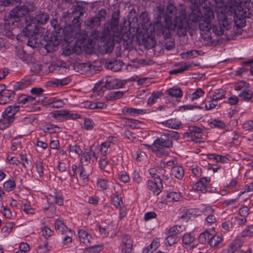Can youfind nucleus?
I'll return each instance as SVG.
<instances>
[{
    "instance_id": "obj_44",
    "label": "nucleus",
    "mask_w": 253,
    "mask_h": 253,
    "mask_svg": "<svg viewBox=\"0 0 253 253\" xmlns=\"http://www.w3.org/2000/svg\"><path fill=\"white\" fill-rule=\"evenodd\" d=\"M22 148L21 140L14 138L11 140V149L12 151L20 152Z\"/></svg>"
},
{
    "instance_id": "obj_14",
    "label": "nucleus",
    "mask_w": 253,
    "mask_h": 253,
    "mask_svg": "<svg viewBox=\"0 0 253 253\" xmlns=\"http://www.w3.org/2000/svg\"><path fill=\"white\" fill-rule=\"evenodd\" d=\"M225 12L229 14V7L226 6V4L224 9H221L220 11L217 12V23L222 24L224 28H230V23L227 19Z\"/></svg>"
},
{
    "instance_id": "obj_26",
    "label": "nucleus",
    "mask_w": 253,
    "mask_h": 253,
    "mask_svg": "<svg viewBox=\"0 0 253 253\" xmlns=\"http://www.w3.org/2000/svg\"><path fill=\"white\" fill-rule=\"evenodd\" d=\"M209 98L218 101L225 98V91L222 89H218L210 92Z\"/></svg>"
},
{
    "instance_id": "obj_34",
    "label": "nucleus",
    "mask_w": 253,
    "mask_h": 253,
    "mask_svg": "<svg viewBox=\"0 0 253 253\" xmlns=\"http://www.w3.org/2000/svg\"><path fill=\"white\" fill-rule=\"evenodd\" d=\"M123 112L124 113L127 114L130 116H135L138 115L144 114L146 112L145 110L141 109L125 107L123 109Z\"/></svg>"
},
{
    "instance_id": "obj_22",
    "label": "nucleus",
    "mask_w": 253,
    "mask_h": 253,
    "mask_svg": "<svg viewBox=\"0 0 253 253\" xmlns=\"http://www.w3.org/2000/svg\"><path fill=\"white\" fill-rule=\"evenodd\" d=\"M34 81L31 79L30 77H25L23 79L16 83L14 85V89L15 90L24 89L30 85Z\"/></svg>"
},
{
    "instance_id": "obj_6",
    "label": "nucleus",
    "mask_w": 253,
    "mask_h": 253,
    "mask_svg": "<svg viewBox=\"0 0 253 253\" xmlns=\"http://www.w3.org/2000/svg\"><path fill=\"white\" fill-rule=\"evenodd\" d=\"M203 3L204 5L202 4V6L205 9V11L204 15H202V20L204 24L199 23V27L201 31L208 32L210 31V24L214 18V14L213 10L208 7L209 2L207 0H205Z\"/></svg>"
},
{
    "instance_id": "obj_35",
    "label": "nucleus",
    "mask_w": 253,
    "mask_h": 253,
    "mask_svg": "<svg viewBox=\"0 0 253 253\" xmlns=\"http://www.w3.org/2000/svg\"><path fill=\"white\" fill-rule=\"evenodd\" d=\"M47 201L52 203V199H53L54 203L59 206H62L63 204V198L62 195L59 193H54L53 196L49 195L47 198Z\"/></svg>"
},
{
    "instance_id": "obj_11",
    "label": "nucleus",
    "mask_w": 253,
    "mask_h": 253,
    "mask_svg": "<svg viewBox=\"0 0 253 253\" xmlns=\"http://www.w3.org/2000/svg\"><path fill=\"white\" fill-rule=\"evenodd\" d=\"M172 140L169 139L168 136L166 135L165 133L155 139L153 142L155 148H169L172 147Z\"/></svg>"
},
{
    "instance_id": "obj_18",
    "label": "nucleus",
    "mask_w": 253,
    "mask_h": 253,
    "mask_svg": "<svg viewBox=\"0 0 253 253\" xmlns=\"http://www.w3.org/2000/svg\"><path fill=\"white\" fill-rule=\"evenodd\" d=\"M191 12L188 14V21L192 23H197L202 20V14L200 8H190Z\"/></svg>"
},
{
    "instance_id": "obj_32",
    "label": "nucleus",
    "mask_w": 253,
    "mask_h": 253,
    "mask_svg": "<svg viewBox=\"0 0 253 253\" xmlns=\"http://www.w3.org/2000/svg\"><path fill=\"white\" fill-rule=\"evenodd\" d=\"M163 95L164 94L161 91H157L153 92L148 99V105L149 106L153 105L159 99L161 98Z\"/></svg>"
},
{
    "instance_id": "obj_21",
    "label": "nucleus",
    "mask_w": 253,
    "mask_h": 253,
    "mask_svg": "<svg viewBox=\"0 0 253 253\" xmlns=\"http://www.w3.org/2000/svg\"><path fill=\"white\" fill-rule=\"evenodd\" d=\"M78 236L80 241L81 243H83L86 246L90 245L92 238L91 236L86 231L83 229L79 230Z\"/></svg>"
},
{
    "instance_id": "obj_20",
    "label": "nucleus",
    "mask_w": 253,
    "mask_h": 253,
    "mask_svg": "<svg viewBox=\"0 0 253 253\" xmlns=\"http://www.w3.org/2000/svg\"><path fill=\"white\" fill-rule=\"evenodd\" d=\"M15 96L14 92L10 89L3 90L0 96V104H5L12 100Z\"/></svg>"
},
{
    "instance_id": "obj_13",
    "label": "nucleus",
    "mask_w": 253,
    "mask_h": 253,
    "mask_svg": "<svg viewBox=\"0 0 253 253\" xmlns=\"http://www.w3.org/2000/svg\"><path fill=\"white\" fill-rule=\"evenodd\" d=\"M121 245L123 253H131L133 241L130 236L127 234L123 235Z\"/></svg>"
},
{
    "instance_id": "obj_12",
    "label": "nucleus",
    "mask_w": 253,
    "mask_h": 253,
    "mask_svg": "<svg viewBox=\"0 0 253 253\" xmlns=\"http://www.w3.org/2000/svg\"><path fill=\"white\" fill-rule=\"evenodd\" d=\"M126 84V81L118 79L107 78L105 81L104 87L108 89L123 88Z\"/></svg>"
},
{
    "instance_id": "obj_15",
    "label": "nucleus",
    "mask_w": 253,
    "mask_h": 253,
    "mask_svg": "<svg viewBox=\"0 0 253 253\" xmlns=\"http://www.w3.org/2000/svg\"><path fill=\"white\" fill-rule=\"evenodd\" d=\"M82 154L81 163L82 165L87 166L91 160L93 162L94 160L97 161L98 157L96 153L91 149H90L88 151L82 152Z\"/></svg>"
},
{
    "instance_id": "obj_16",
    "label": "nucleus",
    "mask_w": 253,
    "mask_h": 253,
    "mask_svg": "<svg viewBox=\"0 0 253 253\" xmlns=\"http://www.w3.org/2000/svg\"><path fill=\"white\" fill-rule=\"evenodd\" d=\"M188 137L195 142H200L199 140L202 135V130L199 127L197 126H190L188 128Z\"/></svg>"
},
{
    "instance_id": "obj_42",
    "label": "nucleus",
    "mask_w": 253,
    "mask_h": 253,
    "mask_svg": "<svg viewBox=\"0 0 253 253\" xmlns=\"http://www.w3.org/2000/svg\"><path fill=\"white\" fill-rule=\"evenodd\" d=\"M69 83V80L67 79H55L49 82L50 84L53 87L62 86Z\"/></svg>"
},
{
    "instance_id": "obj_56",
    "label": "nucleus",
    "mask_w": 253,
    "mask_h": 253,
    "mask_svg": "<svg viewBox=\"0 0 253 253\" xmlns=\"http://www.w3.org/2000/svg\"><path fill=\"white\" fill-rule=\"evenodd\" d=\"M50 247L48 245L47 242H44L43 244L40 245L37 249V253H48L50 251Z\"/></svg>"
},
{
    "instance_id": "obj_50",
    "label": "nucleus",
    "mask_w": 253,
    "mask_h": 253,
    "mask_svg": "<svg viewBox=\"0 0 253 253\" xmlns=\"http://www.w3.org/2000/svg\"><path fill=\"white\" fill-rule=\"evenodd\" d=\"M211 236V234L208 231L206 230L205 231L201 233L198 238V240L199 242L201 244H205L208 242V240H209L210 237Z\"/></svg>"
},
{
    "instance_id": "obj_28",
    "label": "nucleus",
    "mask_w": 253,
    "mask_h": 253,
    "mask_svg": "<svg viewBox=\"0 0 253 253\" xmlns=\"http://www.w3.org/2000/svg\"><path fill=\"white\" fill-rule=\"evenodd\" d=\"M171 174L178 179H181L184 175L183 168L180 166H173L171 169Z\"/></svg>"
},
{
    "instance_id": "obj_53",
    "label": "nucleus",
    "mask_w": 253,
    "mask_h": 253,
    "mask_svg": "<svg viewBox=\"0 0 253 253\" xmlns=\"http://www.w3.org/2000/svg\"><path fill=\"white\" fill-rule=\"evenodd\" d=\"M32 65L31 67V71L34 74H36L39 73L42 70V65L39 62H35V59L34 58L33 62L30 63V64Z\"/></svg>"
},
{
    "instance_id": "obj_45",
    "label": "nucleus",
    "mask_w": 253,
    "mask_h": 253,
    "mask_svg": "<svg viewBox=\"0 0 253 253\" xmlns=\"http://www.w3.org/2000/svg\"><path fill=\"white\" fill-rule=\"evenodd\" d=\"M181 197L180 193L176 192H169L167 195V200L169 202H176L179 200Z\"/></svg>"
},
{
    "instance_id": "obj_27",
    "label": "nucleus",
    "mask_w": 253,
    "mask_h": 253,
    "mask_svg": "<svg viewBox=\"0 0 253 253\" xmlns=\"http://www.w3.org/2000/svg\"><path fill=\"white\" fill-rule=\"evenodd\" d=\"M163 126L174 129L180 127L181 123L176 119H170L160 123Z\"/></svg>"
},
{
    "instance_id": "obj_8",
    "label": "nucleus",
    "mask_w": 253,
    "mask_h": 253,
    "mask_svg": "<svg viewBox=\"0 0 253 253\" xmlns=\"http://www.w3.org/2000/svg\"><path fill=\"white\" fill-rule=\"evenodd\" d=\"M36 7L33 3H27L26 4L17 6L13 9L9 13V17H13L17 21L18 23L20 18L23 17L30 11H33Z\"/></svg>"
},
{
    "instance_id": "obj_33",
    "label": "nucleus",
    "mask_w": 253,
    "mask_h": 253,
    "mask_svg": "<svg viewBox=\"0 0 253 253\" xmlns=\"http://www.w3.org/2000/svg\"><path fill=\"white\" fill-rule=\"evenodd\" d=\"M166 93L175 98H180L183 95L182 90L179 87H172L167 90Z\"/></svg>"
},
{
    "instance_id": "obj_41",
    "label": "nucleus",
    "mask_w": 253,
    "mask_h": 253,
    "mask_svg": "<svg viewBox=\"0 0 253 253\" xmlns=\"http://www.w3.org/2000/svg\"><path fill=\"white\" fill-rule=\"evenodd\" d=\"M68 148L69 149L71 156H75L77 155L79 156L83 152L80 146L76 144H70L69 145Z\"/></svg>"
},
{
    "instance_id": "obj_46",
    "label": "nucleus",
    "mask_w": 253,
    "mask_h": 253,
    "mask_svg": "<svg viewBox=\"0 0 253 253\" xmlns=\"http://www.w3.org/2000/svg\"><path fill=\"white\" fill-rule=\"evenodd\" d=\"M195 238L191 233H186L182 237L183 244L188 245L192 243Z\"/></svg>"
},
{
    "instance_id": "obj_9",
    "label": "nucleus",
    "mask_w": 253,
    "mask_h": 253,
    "mask_svg": "<svg viewBox=\"0 0 253 253\" xmlns=\"http://www.w3.org/2000/svg\"><path fill=\"white\" fill-rule=\"evenodd\" d=\"M182 10H184L185 11V14H186V11L185 9H184V8L180 9V10H178L177 15H176V16L175 17L174 20H175L176 17L180 16V15H179L180 13ZM176 12H177V9L174 5H173V4L168 5V6L167 7L166 13L165 16V23L166 24V18L167 17H169L170 19L171 20V23L172 24H173L174 22V21H173V22H172V19H171V17L169 14L175 15L176 13ZM186 18H187V14H186V17L185 18V20L186 22L185 27L183 29L177 28L175 31L179 29L182 31V34H183L184 32H186L185 30H186L187 25V21L186 20ZM164 27H166V25Z\"/></svg>"
},
{
    "instance_id": "obj_38",
    "label": "nucleus",
    "mask_w": 253,
    "mask_h": 253,
    "mask_svg": "<svg viewBox=\"0 0 253 253\" xmlns=\"http://www.w3.org/2000/svg\"><path fill=\"white\" fill-rule=\"evenodd\" d=\"M63 236L62 238V244L64 245H68L72 242V237L73 233L71 229H69L66 232L62 234Z\"/></svg>"
},
{
    "instance_id": "obj_36",
    "label": "nucleus",
    "mask_w": 253,
    "mask_h": 253,
    "mask_svg": "<svg viewBox=\"0 0 253 253\" xmlns=\"http://www.w3.org/2000/svg\"><path fill=\"white\" fill-rule=\"evenodd\" d=\"M39 101L37 97H34L30 95H23L19 98V102L23 104L28 103L34 104L36 102Z\"/></svg>"
},
{
    "instance_id": "obj_10",
    "label": "nucleus",
    "mask_w": 253,
    "mask_h": 253,
    "mask_svg": "<svg viewBox=\"0 0 253 253\" xmlns=\"http://www.w3.org/2000/svg\"><path fill=\"white\" fill-rule=\"evenodd\" d=\"M99 168L103 171V174L109 176L113 174L112 165L109 162L106 156H101L99 161Z\"/></svg>"
},
{
    "instance_id": "obj_31",
    "label": "nucleus",
    "mask_w": 253,
    "mask_h": 253,
    "mask_svg": "<svg viewBox=\"0 0 253 253\" xmlns=\"http://www.w3.org/2000/svg\"><path fill=\"white\" fill-rule=\"evenodd\" d=\"M211 28L212 32L217 36L222 35L225 31L228 30L229 28H224L222 24L216 23L213 24L211 27V26H210V29Z\"/></svg>"
},
{
    "instance_id": "obj_59",
    "label": "nucleus",
    "mask_w": 253,
    "mask_h": 253,
    "mask_svg": "<svg viewBox=\"0 0 253 253\" xmlns=\"http://www.w3.org/2000/svg\"><path fill=\"white\" fill-rule=\"evenodd\" d=\"M4 189L7 192H10L15 188V182L13 180H9L3 184Z\"/></svg>"
},
{
    "instance_id": "obj_40",
    "label": "nucleus",
    "mask_w": 253,
    "mask_h": 253,
    "mask_svg": "<svg viewBox=\"0 0 253 253\" xmlns=\"http://www.w3.org/2000/svg\"><path fill=\"white\" fill-rule=\"evenodd\" d=\"M44 214L48 218L53 217L56 213V208L53 205H49L48 207L43 208Z\"/></svg>"
},
{
    "instance_id": "obj_4",
    "label": "nucleus",
    "mask_w": 253,
    "mask_h": 253,
    "mask_svg": "<svg viewBox=\"0 0 253 253\" xmlns=\"http://www.w3.org/2000/svg\"><path fill=\"white\" fill-rule=\"evenodd\" d=\"M243 6V5L226 4V6L229 7V15L234 13L235 23L238 27H243L246 25L245 18L247 17V13Z\"/></svg>"
},
{
    "instance_id": "obj_61",
    "label": "nucleus",
    "mask_w": 253,
    "mask_h": 253,
    "mask_svg": "<svg viewBox=\"0 0 253 253\" xmlns=\"http://www.w3.org/2000/svg\"><path fill=\"white\" fill-rule=\"evenodd\" d=\"M64 104L65 102L63 100L54 98L49 104V105L52 108H58L62 107Z\"/></svg>"
},
{
    "instance_id": "obj_58",
    "label": "nucleus",
    "mask_w": 253,
    "mask_h": 253,
    "mask_svg": "<svg viewBox=\"0 0 253 253\" xmlns=\"http://www.w3.org/2000/svg\"><path fill=\"white\" fill-rule=\"evenodd\" d=\"M97 185L102 190L107 189L109 187V182L104 179H98L97 180Z\"/></svg>"
},
{
    "instance_id": "obj_25",
    "label": "nucleus",
    "mask_w": 253,
    "mask_h": 253,
    "mask_svg": "<svg viewBox=\"0 0 253 253\" xmlns=\"http://www.w3.org/2000/svg\"><path fill=\"white\" fill-rule=\"evenodd\" d=\"M198 209H190L186 211L180 216V218L183 220L187 221L192 217H195L199 215Z\"/></svg>"
},
{
    "instance_id": "obj_3",
    "label": "nucleus",
    "mask_w": 253,
    "mask_h": 253,
    "mask_svg": "<svg viewBox=\"0 0 253 253\" xmlns=\"http://www.w3.org/2000/svg\"><path fill=\"white\" fill-rule=\"evenodd\" d=\"M48 18L49 17L46 13L42 11L38 12L34 17L31 19V23L27 25L25 27V30L29 32V34H27V35L28 36H36L38 35V31H42L43 29L42 28L38 29L36 24H45Z\"/></svg>"
},
{
    "instance_id": "obj_19",
    "label": "nucleus",
    "mask_w": 253,
    "mask_h": 253,
    "mask_svg": "<svg viewBox=\"0 0 253 253\" xmlns=\"http://www.w3.org/2000/svg\"><path fill=\"white\" fill-rule=\"evenodd\" d=\"M210 180L206 177H204L199 179L195 185V188L197 191L206 193L208 191V187L210 185Z\"/></svg>"
},
{
    "instance_id": "obj_7",
    "label": "nucleus",
    "mask_w": 253,
    "mask_h": 253,
    "mask_svg": "<svg viewBox=\"0 0 253 253\" xmlns=\"http://www.w3.org/2000/svg\"><path fill=\"white\" fill-rule=\"evenodd\" d=\"M18 23L16 19L9 16L4 19V23H0V34L7 37L13 39L15 36L13 35L15 26H18Z\"/></svg>"
},
{
    "instance_id": "obj_49",
    "label": "nucleus",
    "mask_w": 253,
    "mask_h": 253,
    "mask_svg": "<svg viewBox=\"0 0 253 253\" xmlns=\"http://www.w3.org/2000/svg\"><path fill=\"white\" fill-rule=\"evenodd\" d=\"M209 125L212 128H224L226 126L225 124L219 120H213L209 122Z\"/></svg>"
},
{
    "instance_id": "obj_43",
    "label": "nucleus",
    "mask_w": 253,
    "mask_h": 253,
    "mask_svg": "<svg viewBox=\"0 0 253 253\" xmlns=\"http://www.w3.org/2000/svg\"><path fill=\"white\" fill-rule=\"evenodd\" d=\"M198 212H201L205 215H208L214 212V210L210 206L202 205L200 206Z\"/></svg>"
},
{
    "instance_id": "obj_39",
    "label": "nucleus",
    "mask_w": 253,
    "mask_h": 253,
    "mask_svg": "<svg viewBox=\"0 0 253 253\" xmlns=\"http://www.w3.org/2000/svg\"><path fill=\"white\" fill-rule=\"evenodd\" d=\"M50 115L58 120H66V110H56L50 113Z\"/></svg>"
},
{
    "instance_id": "obj_60",
    "label": "nucleus",
    "mask_w": 253,
    "mask_h": 253,
    "mask_svg": "<svg viewBox=\"0 0 253 253\" xmlns=\"http://www.w3.org/2000/svg\"><path fill=\"white\" fill-rule=\"evenodd\" d=\"M35 167L36 169V171L38 173V176L40 178H41L43 175V163L40 161H37L35 163Z\"/></svg>"
},
{
    "instance_id": "obj_48",
    "label": "nucleus",
    "mask_w": 253,
    "mask_h": 253,
    "mask_svg": "<svg viewBox=\"0 0 253 253\" xmlns=\"http://www.w3.org/2000/svg\"><path fill=\"white\" fill-rule=\"evenodd\" d=\"M184 228V226L182 225L173 226L169 229L168 235L174 236L182 232Z\"/></svg>"
},
{
    "instance_id": "obj_17",
    "label": "nucleus",
    "mask_w": 253,
    "mask_h": 253,
    "mask_svg": "<svg viewBox=\"0 0 253 253\" xmlns=\"http://www.w3.org/2000/svg\"><path fill=\"white\" fill-rule=\"evenodd\" d=\"M148 186L149 189L155 196H158L163 189V184L161 183V181L156 179L154 180H149L148 181Z\"/></svg>"
},
{
    "instance_id": "obj_30",
    "label": "nucleus",
    "mask_w": 253,
    "mask_h": 253,
    "mask_svg": "<svg viewBox=\"0 0 253 253\" xmlns=\"http://www.w3.org/2000/svg\"><path fill=\"white\" fill-rule=\"evenodd\" d=\"M108 69H111L114 72L120 70L122 67L123 63L117 60L109 61L106 63Z\"/></svg>"
},
{
    "instance_id": "obj_54",
    "label": "nucleus",
    "mask_w": 253,
    "mask_h": 253,
    "mask_svg": "<svg viewBox=\"0 0 253 253\" xmlns=\"http://www.w3.org/2000/svg\"><path fill=\"white\" fill-rule=\"evenodd\" d=\"M60 128L54 125L47 124L44 129V132L45 133H53L57 132Z\"/></svg>"
},
{
    "instance_id": "obj_62",
    "label": "nucleus",
    "mask_w": 253,
    "mask_h": 253,
    "mask_svg": "<svg viewBox=\"0 0 253 253\" xmlns=\"http://www.w3.org/2000/svg\"><path fill=\"white\" fill-rule=\"evenodd\" d=\"M97 228L99 230L100 235L103 237H106L109 235L110 230L108 225L103 226L102 225H98Z\"/></svg>"
},
{
    "instance_id": "obj_23",
    "label": "nucleus",
    "mask_w": 253,
    "mask_h": 253,
    "mask_svg": "<svg viewBox=\"0 0 253 253\" xmlns=\"http://www.w3.org/2000/svg\"><path fill=\"white\" fill-rule=\"evenodd\" d=\"M223 241V237L219 234H216L213 236L211 235L208 243L211 248L220 247Z\"/></svg>"
},
{
    "instance_id": "obj_55",
    "label": "nucleus",
    "mask_w": 253,
    "mask_h": 253,
    "mask_svg": "<svg viewBox=\"0 0 253 253\" xmlns=\"http://www.w3.org/2000/svg\"><path fill=\"white\" fill-rule=\"evenodd\" d=\"M204 94L205 91L202 88H199L190 95V98L192 101H194L203 96Z\"/></svg>"
},
{
    "instance_id": "obj_1",
    "label": "nucleus",
    "mask_w": 253,
    "mask_h": 253,
    "mask_svg": "<svg viewBox=\"0 0 253 253\" xmlns=\"http://www.w3.org/2000/svg\"><path fill=\"white\" fill-rule=\"evenodd\" d=\"M180 16L176 17L173 24L171 23L169 17L166 18V27H164L161 21L158 20L154 23L152 27L151 23H147L148 28L143 27L140 32L142 34V40L143 43L148 48L153 47L156 43V41L153 37V33L155 32L158 34H162L165 39H169L171 37L170 29L175 30L177 28L183 29L185 27L186 17L185 11L182 10L180 13Z\"/></svg>"
},
{
    "instance_id": "obj_47",
    "label": "nucleus",
    "mask_w": 253,
    "mask_h": 253,
    "mask_svg": "<svg viewBox=\"0 0 253 253\" xmlns=\"http://www.w3.org/2000/svg\"><path fill=\"white\" fill-rule=\"evenodd\" d=\"M250 85L249 83L245 81H239L235 84L234 85V89L238 91H244L246 89L250 88Z\"/></svg>"
},
{
    "instance_id": "obj_57",
    "label": "nucleus",
    "mask_w": 253,
    "mask_h": 253,
    "mask_svg": "<svg viewBox=\"0 0 253 253\" xmlns=\"http://www.w3.org/2000/svg\"><path fill=\"white\" fill-rule=\"evenodd\" d=\"M125 92L122 91H112L109 94V98L110 100H115L122 98Z\"/></svg>"
},
{
    "instance_id": "obj_52",
    "label": "nucleus",
    "mask_w": 253,
    "mask_h": 253,
    "mask_svg": "<svg viewBox=\"0 0 253 253\" xmlns=\"http://www.w3.org/2000/svg\"><path fill=\"white\" fill-rule=\"evenodd\" d=\"M14 224L12 222H8L2 228L1 232L4 236H7L11 232Z\"/></svg>"
},
{
    "instance_id": "obj_63",
    "label": "nucleus",
    "mask_w": 253,
    "mask_h": 253,
    "mask_svg": "<svg viewBox=\"0 0 253 253\" xmlns=\"http://www.w3.org/2000/svg\"><path fill=\"white\" fill-rule=\"evenodd\" d=\"M103 249L101 245H95L89 247L86 250V253H97L100 252Z\"/></svg>"
},
{
    "instance_id": "obj_64",
    "label": "nucleus",
    "mask_w": 253,
    "mask_h": 253,
    "mask_svg": "<svg viewBox=\"0 0 253 253\" xmlns=\"http://www.w3.org/2000/svg\"><path fill=\"white\" fill-rule=\"evenodd\" d=\"M243 129L249 131H253V121L252 120H248L245 121L242 124Z\"/></svg>"
},
{
    "instance_id": "obj_2",
    "label": "nucleus",
    "mask_w": 253,
    "mask_h": 253,
    "mask_svg": "<svg viewBox=\"0 0 253 253\" xmlns=\"http://www.w3.org/2000/svg\"><path fill=\"white\" fill-rule=\"evenodd\" d=\"M119 19L112 17L109 23L105 25L100 37L101 42H104L103 49L105 53H111L114 49L115 38H120L122 30L119 26Z\"/></svg>"
},
{
    "instance_id": "obj_24",
    "label": "nucleus",
    "mask_w": 253,
    "mask_h": 253,
    "mask_svg": "<svg viewBox=\"0 0 253 253\" xmlns=\"http://www.w3.org/2000/svg\"><path fill=\"white\" fill-rule=\"evenodd\" d=\"M17 56L22 60L25 63L30 64V63H33L34 58L33 57L25 52L23 49H18L16 50Z\"/></svg>"
},
{
    "instance_id": "obj_29",
    "label": "nucleus",
    "mask_w": 253,
    "mask_h": 253,
    "mask_svg": "<svg viewBox=\"0 0 253 253\" xmlns=\"http://www.w3.org/2000/svg\"><path fill=\"white\" fill-rule=\"evenodd\" d=\"M55 229L59 234H63L70 229L66 226L63 221L60 219H56L54 222Z\"/></svg>"
},
{
    "instance_id": "obj_51",
    "label": "nucleus",
    "mask_w": 253,
    "mask_h": 253,
    "mask_svg": "<svg viewBox=\"0 0 253 253\" xmlns=\"http://www.w3.org/2000/svg\"><path fill=\"white\" fill-rule=\"evenodd\" d=\"M242 245V242L240 240H236L230 244L228 248L231 251L232 253H234L241 247Z\"/></svg>"
},
{
    "instance_id": "obj_5",
    "label": "nucleus",
    "mask_w": 253,
    "mask_h": 253,
    "mask_svg": "<svg viewBox=\"0 0 253 253\" xmlns=\"http://www.w3.org/2000/svg\"><path fill=\"white\" fill-rule=\"evenodd\" d=\"M18 105H11L7 107L2 113V119L0 122V129H4L10 126L14 121V115L19 110Z\"/></svg>"
},
{
    "instance_id": "obj_37",
    "label": "nucleus",
    "mask_w": 253,
    "mask_h": 253,
    "mask_svg": "<svg viewBox=\"0 0 253 253\" xmlns=\"http://www.w3.org/2000/svg\"><path fill=\"white\" fill-rule=\"evenodd\" d=\"M238 96L242 98L244 101H249L253 96V92L252 90L246 89L244 91H241L238 95Z\"/></svg>"
}]
</instances>
